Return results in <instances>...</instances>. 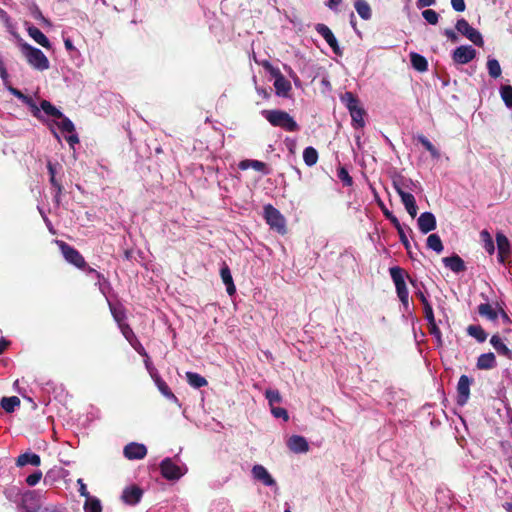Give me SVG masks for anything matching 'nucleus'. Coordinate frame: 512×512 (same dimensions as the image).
<instances>
[{
  "label": "nucleus",
  "mask_w": 512,
  "mask_h": 512,
  "mask_svg": "<svg viewBox=\"0 0 512 512\" xmlns=\"http://www.w3.org/2000/svg\"><path fill=\"white\" fill-rule=\"evenodd\" d=\"M263 117L273 126L288 132H296L300 129L298 123L286 111L280 109L263 110Z\"/></svg>",
  "instance_id": "nucleus-1"
},
{
  "label": "nucleus",
  "mask_w": 512,
  "mask_h": 512,
  "mask_svg": "<svg viewBox=\"0 0 512 512\" xmlns=\"http://www.w3.org/2000/svg\"><path fill=\"white\" fill-rule=\"evenodd\" d=\"M390 276L395 284L396 293L404 306H408L409 292L406 286L405 278H408L409 282L417 288V283L414 279H412L403 268L399 266H394L389 269Z\"/></svg>",
  "instance_id": "nucleus-2"
},
{
  "label": "nucleus",
  "mask_w": 512,
  "mask_h": 512,
  "mask_svg": "<svg viewBox=\"0 0 512 512\" xmlns=\"http://www.w3.org/2000/svg\"><path fill=\"white\" fill-rule=\"evenodd\" d=\"M20 50L27 63L34 69L44 71L49 68V60L40 49L23 42L20 43Z\"/></svg>",
  "instance_id": "nucleus-3"
},
{
  "label": "nucleus",
  "mask_w": 512,
  "mask_h": 512,
  "mask_svg": "<svg viewBox=\"0 0 512 512\" xmlns=\"http://www.w3.org/2000/svg\"><path fill=\"white\" fill-rule=\"evenodd\" d=\"M264 217L271 229L277 231L279 234H286V221L278 209L271 204L266 205L264 207Z\"/></svg>",
  "instance_id": "nucleus-4"
},
{
  "label": "nucleus",
  "mask_w": 512,
  "mask_h": 512,
  "mask_svg": "<svg viewBox=\"0 0 512 512\" xmlns=\"http://www.w3.org/2000/svg\"><path fill=\"white\" fill-rule=\"evenodd\" d=\"M58 245H59L60 251H61L64 259L68 263L74 265L75 267H77L79 269L86 268L87 263H86L84 257L82 256V254L77 249L70 246L69 244H67L64 241H59Z\"/></svg>",
  "instance_id": "nucleus-5"
},
{
  "label": "nucleus",
  "mask_w": 512,
  "mask_h": 512,
  "mask_svg": "<svg viewBox=\"0 0 512 512\" xmlns=\"http://www.w3.org/2000/svg\"><path fill=\"white\" fill-rule=\"evenodd\" d=\"M455 27L459 33L467 37L475 45L479 47H482L484 45V40L481 33L475 28H473L466 19H459Z\"/></svg>",
  "instance_id": "nucleus-6"
},
{
  "label": "nucleus",
  "mask_w": 512,
  "mask_h": 512,
  "mask_svg": "<svg viewBox=\"0 0 512 512\" xmlns=\"http://www.w3.org/2000/svg\"><path fill=\"white\" fill-rule=\"evenodd\" d=\"M161 475L167 480H178L182 477L181 468L176 465L171 458H165L160 463Z\"/></svg>",
  "instance_id": "nucleus-7"
},
{
  "label": "nucleus",
  "mask_w": 512,
  "mask_h": 512,
  "mask_svg": "<svg viewBox=\"0 0 512 512\" xmlns=\"http://www.w3.org/2000/svg\"><path fill=\"white\" fill-rule=\"evenodd\" d=\"M476 57V50L470 45L457 47L452 54V59L456 64H467Z\"/></svg>",
  "instance_id": "nucleus-8"
},
{
  "label": "nucleus",
  "mask_w": 512,
  "mask_h": 512,
  "mask_svg": "<svg viewBox=\"0 0 512 512\" xmlns=\"http://www.w3.org/2000/svg\"><path fill=\"white\" fill-rule=\"evenodd\" d=\"M315 29L325 39L327 44L331 47L332 51L336 55L342 56L343 52H342L341 48L339 47L338 41H337L335 35L333 34V32L331 31V29L323 23H318L315 26Z\"/></svg>",
  "instance_id": "nucleus-9"
},
{
  "label": "nucleus",
  "mask_w": 512,
  "mask_h": 512,
  "mask_svg": "<svg viewBox=\"0 0 512 512\" xmlns=\"http://www.w3.org/2000/svg\"><path fill=\"white\" fill-rule=\"evenodd\" d=\"M473 382L472 378L467 375H461L457 384V404L465 405L470 397V386Z\"/></svg>",
  "instance_id": "nucleus-10"
},
{
  "label": "nucleus",
  "mask_w": 512,
  "mask_h": 512,
  "mask_svg": "<svg viewBox=\"0 0 512 512\" xmlns=\"http://www.w3.org/2000/svg\"><path fill=\"white\" fill-rule=\"evenodd\" d=\"M123 454L129 460H140L147 455V448L144 444L131 442L124 447Z\"/></svg>",
  "instance_id": "nucleus-11"
},
{
  "label": "nucleus",
  "mask_w": 512,
  "mask_h": 512,
  "mask_svg": "<svg viewBox=\"0 0 512 512\" xmlns=\"http://www.w3.org/2000/svg\"><path fill=\"white\" fill-rule=\"evenodd\" d=\"M143 496V490L136 485L126 487L122 493V500L128 505H136Z\"/></svg>",
  "instance_id": "nucleus-12"
},
{
  "label": "nucleus",
  "mask_w": 512,
  "mask_h": 512,
  "mask_svg": "<svg viewBox=\"0 0 512 512\" xmlns=\"http://www.w3.org/2000/svg\"><path fill=\"white\" fill-rule=\"evenodd\" d=\"M496 242L498 248V260L500 263H505L506 258L510 255L511 246L508 238L501 232L496 234Z\"/></svg>",
  "instance_id": "nucleus-13"
},
{
  "label": "nucleus",
  "mask_w": 512,
  "mask_h": 512,
  "mask_svg": "<svg viewBox=\"0 0 512 512\" xmlns=\"http://www.w3.org/2000/svg\"><path fill=\"white\" fill-rule=\"evenodd\" d=\"M418 227L423 234L436 229V218L431 212H423L418 218Z\"/></svg>",
  "instance_id": "nucleus-14"
},
{
  "label": "nucleus",
  "mask_w": 512,
  "mask_h": 512,
  "mask_svg": "<svg viewBox=\"0 0 512 512\" xmlns=\"http://www.w3.org/2000/svg\"><path fill=\"white\" fill-rule=\"evenodd\" d=\"M252 475L256 480L261 481L266 486H273L276 484L274 478L262 465H254L252 468Z\"/></svg>",
  "instance_id": "nucleus-15"
},
{
  "label": "nucleus",
  "mask_w": 512,
  "mask_h": 512,
  "mask_svg": "<svg viewBox=\"0 0 512 512\" xmlns=\"http://www.w3.org/2000/svg\"><path fill=\"white\" fill-rule=\"evenodd\" d=\"M274 87L278 96L287 97L291 90V83L283 76L281 71L273 76Z\"/></svg>",
  "instance_id": "nucleus-16"
},
{
  "label": "nucleus",
  "mask_w": 512,
  "mask_h": 512,
  "mask_svg": "<svg viewBox=\"0 0 512 512\" xmlns=\"http://www.w3.org/2000/svg\"><path fill=\"white\" fill-rule=\"evenodd\" d=\"M108 306L112 314V317L114 321L117 323L118 327L127 324L126 308L121 303L113 304L110 301H108Z\"/></svg>",
  "instance_id": "nucleus-17"
},
{
  "label": "nucleus",
  "mask_w": 512,
  "mask_h": 512,
  "mask_svg": "<svg viewBox=\"0 0 512 512\" xmlns=\"http://www.w3.org/2000/svg\"><path fill=\"white\" fill-rule=\"evenodd\" d=\"M288 447L294 453H305L309 450L307 440L299 435H293L289 438Z\"/></svg>",
  "instance_id": "nucleus-18"
},
{
  "label": "nucleus",
  "mask_w": 512,
  "mask_h": 512,
  "mask_svg": "<svg viewBox=\"0 0 512 512\" xmlns=\"http://www.w3.org/2000/svg\"><path fill=\"white\" fill-rule=\"evenodd\" d=\"M15 464L17 467H24L26 465H32V466H40L41 465V458L38 454L33 452H25L23 454H20L15 461Z\"/></svg>",
  "instance_id": "nucleus-19"
},
{
  "label": "nucleus",
  "mask_w": 512,
  "mask_h": 512,
  "mask_svg": "<svg viewBox=\"0 0 512 512\" xmlns=\"http://www.w3.org/2000/svg\"><path fill=\"white\" fill-rule=\"evenodd\" d=\"M442 261L447 268H449L455 273H460L466 270V266L463 259L457 254H454L449 257H444Z\"/></svg>",
  "instance_id": "nucleus-20"
},
{
  "label": "nucleus",
  "mask_w": 512,
  "mask_h": 512,
  "mask_svg": "<svg viewBox=\"0 0 512 512\" xmlns=\"http://www.w3.org/2000/svg\"><path fill=\"white\" fill-rule=\"evenodd\" d=\"M496 365V357L492 352L483 353L477 358L476 367L479 370H490L495 368Z\"/></svg>",
  "instance_id": "nucleus-21"
},
{
  "label": "nucleus",
  "mask_w": 512,
  "mask_h": 512,
  "mask_svg": "<svg viewBox=\"0 0 512 512\" xmlns=\"http://www.w3.org/2000/svg\"><path fill=\"white\" fill-rule=\"evenodd\" d=\"M28 35L39 45L46 49L51 48V43L48 38L44 35V33L35 26H30L27 29Z\"/></svg>",
  "instance_id": "nucleus-22"
},
{
  "label": "nucleus",
  "mask_w": 512,
  "mask_h": 512,
  "mask_svg": "<svg viewBox=\"0 0 512 512\" xmlns=\"http://www.w3.org/2000/svg\"><path fill=\"white\" fill-rule=\"evenodd\" d=\"M400 198H401V201H402L403 205L405 206V209L407 210L408 214L412 218H415L417 215V211H418L415 197L411 193L406 192V193H400Z\"/></svg>",
  "instance_id": "nucleus-23"
},
{
  "label": "nucleus",
  "mask_w": 512,
  "mask_h": 512,
  "mask_svg": "<svg viewBox=\"0 0 512 512\" xmlns=\"http://www.w3.org/2000/svg\"><path fill=\"white\" fill-rule=\"evenodd\" d=\"M220 276L223 281V283L226 285V291L227 293L232 296L236 292V287L233 282V278L231 275V271L227 264H223L221 270H220Z\"/></svg>",
  "instance_id": "nucleus-24"
},
{
  "label": "nucleus",
  "mask_w": 512,
  "mask_h": 512,
  "mask_svg": "<svg viewBox=\"0 0 512 512\" xmlns=\"http://www.w3.org/2000/svg\"><path fill=\"white\" fill-rule=\"evenodd\" d=\"M490 343L499 355H503L508 359L512 360V350L509 349L507 345L503 343L499 335H493L490 339Z\"/></svg>",
  "instance_id": "nucleus-25"
},
{
  "label": "nucleus",
  "mask_w": 512,
  "mask_h": 512,
  "mask_svg": "<svg viewBox=\"0 0 512 512\" xmlns=\"http://www.w3.org/2000/svg\"><path fill=\"white\" fill-rule=\"evenodd\" d=\"M409 56L411 65L415 70L418 72H425L428 70V62L424 56L416 52H411Z\"/></svg>",
  "instance_id": "nucleus-26"
},
{
  "label": "nucleus",
  "mask_w": 512,
  "mask_h": 512,
  "mask_svg": "<svg viewBox=\"0 0 512 512\" xmlns=\"http://www.w3.org/2000/svg\"><path fill=\"white\" fill-rule=\"evenodd\" d=\"M239 168L241 170H247L248 168H252L256 171L262 172L264 174H267V165L259 160H243L239 163Z\"/></svg>",
  "instance_id": "nucleus-27"
},
{
  "label": "nucleus",
  "mask_w": 512,
  "mask_h": 512,
  "mask_svg": "<svg viewBox=\"0 0 512 512\" xmlns=\"http://www.w3.org/2000/svg\"><path fill=\"white\" fill-rule=\"evenodd\" d=\"M354 7L358 15L363 20H369L372 17V11L370 5L365 0H355Z\"/></svg>",
  "instance_id": "nucleus-28"
},
{
  "label": "nucleus",
  "mask_w": 512,
  "mask_h": 512,
  "mask_svg": "<svg viewBox=\"0 0 512 512\" xmlns=\"http://www.w3.org/2000/svg\"><path fill=\"white\" fill-rule=\"evenodd\" d=\"M20 404L21 401L17 396L3 397L0 401L1 408L7 413L14 412L16 407H19Z\"/></svg>",
  "instance_id": "nucleus-29"
},
{
  "label": "nucleus",
  "mask_w": 512,
  "mask_h": 512,
  "mask_svg": "<svg viewBox=\"0 0 512 512\" xmlns=\"http://www.w3.org/2000/svg\"><path fill=\"white\" fill-rule=\"evenodd\" d=\"M478 313L490 321H495L498 318L497 308L494 309L489 303L480 304L478 306Z\"/></svg>",
  "instance_id": "nucleus-30"
},
{
  "label": "nucleus",
  "mask_w": 512,
  "mask_h": 512,
  "mask_svg": "<svg viewBox=\"0 0 512 512\" xmlns=\"http://www.w3.org/2000/svg\"><path fill=\"white\" fill-rule=\"evenodd\" d=\"M392 184L395 191L400 196V193H406L405 189L410 187L409 185L412 184V180L402 175H397L393 178Z\"/></svg>",
  "instance_id": "nucleus-31"
},
{
  "label": "nucleus",
  "mask_w": 512,
  "mask_h": 512,
  "mask_svg": "<svg viewBox=\"0 0 512 512\" xmlns=\"http://www.w3.org/2000/svg\"><path fill=\"white\" fill-rule=\"evenodd\" d=\"M466 330L468 335L475 338L479 343L485 342L488 337V334L480 325H469Z\"/></svg>",
  "instance_id": "nucleus-32"
},
{
  "label": "nucleus",
  "mask_w": 512,
  "mask_h": 512,
  "mask_svg": "<svg viewBox=\"0 0 512 512\" xmlns=\"http://www.w3.org/2000/svg\"><path fill=\"white\" fill-rule=\"evenodd\" d=\"M186 379L190 386L201 388L208 384L206 378L195 372H186Z\"/></svg>",
  "instance_id": "nucleus-33"
},
{
  "label": "nucleus",
  "mask_w": 512,
  "mask_h": 512,
  "mask_svg": "<svg viewBox=\"0 0 512 512\" xmlns=\"http://www.w3.org/2000/svg\"><path fill=\"white\" fill-rule=\"evenodd\" d=\"M350 115L352 118V125L354 128H362L365 125L364 115L365 110L362 107H358L352 111H350Z\"/></svg>",
  "instance_id": "nucleus-34"
},
{
  "label": "nucleus",
  "mask_w": 512,
  "mask_h": 512,
  "mask_svg": "<svg viewBox=\"0 0 512 512\" xmlns=\"http://www.w3.org/2000/svg\"><path fill=\"white\" fill-rule=\"evenodd\" d=\"M303 160L307 166H314L318 161L317 150L312 146L306 147L303 151Z\"/></svg>",
  "instance_id": "nucleus-35"
},
{
  "label": "nucleus",
  "mask_w": 512,
  "mask_h": 512,
  "mask_svg": "<svg viewBox=\"0 0 512 512\" xmlns=\"http://www.w3.org/2000/svg\"><path fill=\"white\" fill-rule=\"evenodd\" d=\"M341 101L345 104L349 112L360 106L359 99L352 92H345L341 96Z\"/></svg>",
  "instance_id": "nucleus-36"
},
{
  "label": "nucleus",
  "mask_w": 512,
  "mask_h": 512,
  "mask_svg": "<svg viewBox=\"0 0 512 512\" xmlns=\"http://www.w3.org/2000/svg\"><path fill=\"white\" fill-rule=\"evenodd\" d=\"M427 247L436 253H441L444 249L443 243L438 234H430L427 238Z\"/></svg>",
  "instance_id": "nucleus-37"
},
{
  "label": "nucleus",
  "mask_w": 512,
  "mask_h": 512,
  "mask_svg": "<svg viewBox=\"0 0 512 512\" xmlns=\"http://www.w3.org/2000/svg\"><path fill=\"white\" fill-rule=\"evenodd\" d=\"M41 109L49 116L54 118H62V112L52 105L48 100H42L40 102Z\"/></svg>",
  "instance_id": "nucleus-38"
},
{
  "label": "nucleus",
  "mask_w": 512,
  "mask_h": 512,
  "mask_svg": "<svg viewBox=\"0 0 512 512\" xmlns=\"http://www.w3.org/2000/svg\"><path fill=\"white\" fill-rule=\"evenodd\" d=\"M417 140L423 145V147L429 151V153L431 154V156L433 158H439L440 157V153L439 151L436 149V147L428 140V138L426 136H424L423 134H420L417 136Z\"/></svg>",
  "instance_id": "nucleus-39"
},
{
  "label": "nucleus",
  "mask_w": 512,
  "mask_h": 512,
  "mask_svg": "<svg viewBox=\"0 0 512 512\" xmlns=\"http://www.w3.org/2000/svg\"><path fill=\"white\" fill-rule=\"evenodd\" d=\"M480 239L484 243L485 250L489 254H493L495 251V246L491 234L487 230H482L480 232Z\"/></svg>",
  "instance_id": "nucleus-40"
},
{
  "label": "nucleus",
  "mask_w": 512,
  "mask_h": 512,
  "mask_svg": "<svg viewBox=\"0 0 512 512\" xmlns=\"http://www.w3.org/2000/svg\"><path fill=\"white\" fill-rule=\"evenodd\" d=\"M85 512H102L100 500L95 497H88L84 504Z\"/></svg>",
  "instance_id": "nucleus-41"
},
{
  "label": "nucleus",
  "mask_w": 512,
  "mask_h": 512,
  "mask_svg": "<svg viewBox=\"0 0 512 512\" xmlns=\"http://www.w3.org/2000/svg\"><path fill=\"white\" fill-rule=\"evenodd\" d=\"M487 69L490 77L496 79L501 76L502 70L501 66L496 59H488L487 61Z\"/></svg>",
  "instance_id": "nucleus-42"
},
{
  "label": "nucleus",
  "mask_w": 512,
  "mask_h": 512,
  "mask_svg": "<svg viewBox=\"0 0 512 512\" xmlns=\"http://www.w3.org/2000/svg\"><path fill=\"white\" fill-rule=\"evenodd\" d=\"M500 95L508 108H512V86L511 85H503L500 88Z\"/></svg>",
  "instance_id": "nucleus-43"
},
{
  "label": "nucleus",
  "mask_w": 512,
  "mask_h": 512,
  "mask_svg": "<svg viewBox=\"0 0 512 512\" xmlns=\"http://www.w3.org/2000/svg\"><path fill=\"white\" fill-rule=\"evenodd\" d=\"M337 177L343 182L345 186H352L353 185V179L349 175L348 170L344 166H340L337 169Z\"/></svg>",
  "instance_id": "nucleus-44"
},
{
  "label": "nucleus",
  "mask_w": 512,
  "mask_h": 512,
  "mask_svg": "<svg viewBox=\"0 0 512 512\" xmlns=\"http://www.w3.org/2000/svg\"><path fill=\"white\" fill-rule=\"evenodd\" d=\"M265 397L268 400L270 407H273L275 403H280L282 401V397L278 390L267 389L265 391Z\"/></svg>",
  "instance_id": "nucleus-45"
},
{
  "label": "nucleus",
  "mask_w": 512,
  "mask_h": 512,
  "mask_svg": "<svg viewBox=\"0 0 512 512\" xmlns=\"http://www.w3.org/2000/svg\"><path fill=\"white\" fill-rule=\"evenodd\" d=\"M60 119H61V121L57 124L59 129H61L63 132H67V133H73L75 131V126L69 118L65 117L62 114V118H60Z\"/></svg>",
  "instance_id": "nucleus-46"
},
{
  "label": "nucleus",
  "mask_w": 512,
  "mask_h": 512,
  "mask_svg": "<svg viewBox=\"0 0 512 512\" xmlns=\"http://www.w3.org/2000/svg\"><path fill=\"white\" fill-rule=\"evenodd\" d=\"M423 18L432 25H436L439 20V15L435 10L426 9L422 12Z\"/></svg>",
  "instance_id": "nucleus-47"
},
{
  "label": "nucleus",
  "mask_w": 512,
  "mask_h": 512,
  "mask_svg": "<svg viewBox=\"0 0 512 512\" xmlns=\"http://www.w3.org/2000/svg\"><path fill=\"white\" fill-rule=\"evenodd\" d=\"M397 232H398V235H399V238H400V242L403 244V246L405 247V249L407 250V253L409 254V256L412 258V252H411V244L405 234V231L401 226H399V228H396Z\"/></svg>",
  "instance_id": "nucleus-48"
},
{
  "label": "nucleus",
  "mask_w": 512,
  "mask_h": 512,
  "mask_svg": "<svg viewBox=\"0 0 512 512\" xmlns=\"http://www.w3.org/2000/svg\"><path fill=\"white\" fill-rule=\"evenodd\" d=\"M156 383L158 389L164 396H166L167 398L176 399L175 395L172 393L171 389L169 388L165 381H163L162 379H157Z\"/></svg>",
  "instance_id": "nucleus-49"
},
{
  "label": "nucleus",
  "mask_w": 512,
  "mask_h": 512,
  "mask_svg": "<svg viewBox=\"0 0 512 512\" xmlns=\"http://www.w3.org/2000/svg\"><path fill=\"white\" fill-rule=\"evenodd\" d=\"M428 331H429L430 335H432L436 339L437 345L441 346L442 345V333H441L438 325L436 323L429 324Z\"/></svg>",
  "instance_id": "nucleus-50"
},
{
  "label": "nucleus",
  "mask_w": 512,
  "mask_h": 512,
  "mask_svg": "<svg viewBox=\"0 0 512 512\" xmlns=\"http://www.w3.org/2000/svg\"><path fill=\"white\" fill-rule=\"evenodd\" d=\"M382 212L384 216L391 222L395 229L401 226V223L399 222L398 218L386 207L382 206Z\"/></svg>",
  "instance_id": "nucleus-51"
},
{
  "label": "nucleus",
  "mask_w": 512,
  "mask_h": 512,
  "mask_svg": "<svg viewBox=\"0 0 512 512\" xmlns=\"http://www.w3.org/2000/svg\"><path fill=\"white\" fill-rule=\"evenodd\" d=\"M42 478V472L41 471H35L34 473L30 474L29 476H27L26 478V484L28 486H35L39 483V481L41 480Z\"/></svg>",
  "instance_id": "nucleus-52"
},
{
  "label": "nucleus",
  "mask_w": 512,
  "mask_h": 512,
  "mask_svg": "<svg viewBox=\"0 0 512 512\" xmlns=\"http://www.w3.org/2000/svg\"><path fill=\"white\" fill-rule=\"evenodd\" d=\"M423 311H424V318L427 320L428 325L436 323L433 309L431 304L423 305Z\"/></svg>",
  "instance_id": "nucleus-53"
},
{
  "label": "nucleus",
  "mask_w": 512,
  "mask_h": 512,
  "mask_svg": "<svg viewBox=\"0 0 512 512\" xmlns=\"http://www.w3.org/2000/svg\"><path fill=\"white\" fill-rule=\"evenodd\" d=\"M271 413L276 418H283L285 421L289 419L288 412L285 408L282 407H271Z\"/></svg>",
  "instance_id": "nucleus-54"
},
{
  "label": "nucleus",
  "mask_w": 512,
  "mask_h": 512,
  "mask_svg": "<svg viewBox=\"0 0 512 512\" xmlns=\"http://www.w3.org/2000/svg\"><path fill=\"white\" fill-rule=\"evenodd\" d=\"M118 328L120 329L122 335L127 341L131 340L134 336H136L129 324L121 325Z\"/></svg>",
  "instance_id": "nucleus-55"
},
{
  "label": "nucleus",
  "mask_w": 512,
  "mask_h": 512,
  "mask_svg": "<svg viewBox=\"0 0 512 512\" xmlns=\"http://www.w3.org/2000/svg\"><path fill=\"white\" fill-rule=\"evenodd\" d=\"M260 64L272 77L280 72V70L274 67L268 60H263Z\"/></svg>",
  "instance_id": "nucleus-56"
},
{
  "label": "nucleus",
  "mask_w": 512,
  "mask_h": 512,
  "mask_svg": "<svg viewBox=\"0 0 512 512\" xmlns=\"http://www.w3.org/2000/svg\"><path fill=\"white\" fill-rule=\"evenodd\" d=\"M451 5L456 12H463L466 9L464 0H451Z\"/></svg>",
  "instance_id": "nucleus-57"
},
{
  "label": "nucleus",
  "mask_w": 512,
  "mask_h": 512,
  "mask_svg": "<svg viewBox=\"0 0 512 512\" xmlns=\"http://www.w3.org/2000/svg\"><path fill=\"white\" fill-rule=\"evenodd\" d=\"M496 308H497L498 315L501 316L503 322L511 323V319H510L509 315L507 314V312L503 309V307L499 303H496Z\"/></svg>",
  "instance_id": "nucleus-58"
},
{
  "label": "nucleus",
  "mask_w": 512,
  "mask_h": 512,
  "mask_svg": "<svg viewBox=\"0 0 512 512\" xmlns=\"http://www.w3.org/2000/svg\"><path fill=\"white\" fill-rule=\"evenodd\" d=\"M77 483L79 485L78 491H79L80 495L86 497V499L88 497H91L89 492H88V490H87L86 484L83 482V480L82 479H78Z\"/></svg>",
  "instance_id": "nucleus-59"
},
{
  "label": "nucleus",
  "mask_w": 512,
  "mask_h": 512,
  "mask_svg": "<svg viewBox=\"0 0 512 512\" xmlns=\"http://www.w3.org/2000/svg\"><path fill=\"white\" fill-rule=\"evenodd\" d=\"M9 91L14 95L16 96L17 98L19 99H22L26 102H29L30 101V98H28L27 96H25L20 90L16 89V88H13V87H10L9 88Z\"/></svg>",
  "instance_id": "nucleus-60"
},
{
  "label": "nucleus",
  "mask_w": 512,
  "mask_h": 512,
  "mask_svg": "<svg viewBox=\"0 0 512 512\" xmlns=\"http://www.w3.org/2000/svg\"><path fill=\"white\" fill-rule=\"evenodd\" d=\"M54 189H55L54 200L57 203V205H59L60 204V198H61V195L63 193V189L64 188H63L62 184H57V186L54 187Z\"/></svg>",
  "instance_id": "nucleus-61"
},
{
  "label": "nucleus",
  "mask_w": 512,
  "mask_h": 512,
  "mask_svg": "<svg viewBox=\"0 0 512 512\" xmlns=\"http://www.w3.org/2000/svg\"><path fill=\"white\" fill-rule=\"evenodd\" d=\"M133 348L141 356L148 358V354H147L145 348L143 347V345L141 344V342H139L137 345H134Z\"/></svg>",
  "instance_id": "nucleus-62"
},
{
  "label": "nucleus",
  "mask_w": 512,
  "mask_h": 512,
  "mask_svg": "<svg viewBox=\"0 0 512 512\" xmlns=\"http://www.w3.org/2000/svg\"><path fill=\"white\" fill-rule=\"evenodd\" d=\"M415 295L421 301L422 305H427L430 303L421 290L416 291Z\"/></svg>",
  "instance_id": "nucleus-63"
},
{
  "label": "nucleus",
  "mask_w": 512,
  "mask_h": 512,
  "mask_svg": "<svg viewBox=\"0 0 512 512\" xmlns=\"http://www.w3.org/2000/svg\"><path fill=\"white\" fill-rule=\"evenodd\" d=\"M444 33L451 41L456 42L458 40L456 33L452 29H446Z\"/></svg>",
  "instance_id": "nucleus-64"
}]
</instances>
